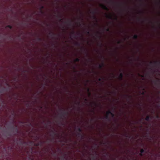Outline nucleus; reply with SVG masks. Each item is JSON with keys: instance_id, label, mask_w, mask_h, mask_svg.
<instances>
[{"instance_id": "nucleus-1", "label": "nucleus", "mask_w": 160, "mask_h": 160, "mask_svg": "<svg viewBox=\"0 0 160 160\" xmlns=\"http://www.w3.org/2000/svg\"><path fill=\"white\" fill-rule=\"evenodd\" d=\"M60 110L62 112L59 114V117L61 119H63L65 118L66 116L68 115V112L65 111L64 109H60Z\"/></svg>"}, {"instance_id": "nucleus-2", "label": "nucleus", "mask_w": 160, "mask_h": 160, "mask_svg": "<svg viewBox=\"0 0 160 160\" xmlns=\"http://www.w3.org/2000/svg\"><path fill=\"white\" fill-rule=\"evenodd\" d=\"M149 63L151 65H160V61H156L154 62L150 61L149 62Z\"/></svg>"}, {"instance_id": "nucleus-3", "label": "nucleus", "mask_w": 160, "mask_h": 160, "mask_svg": "<svg viewBox=\"0 0 160 160\" xmlns=\"http://www.w3.org/2000/svg\"><path fill=\"white\" fill-rule=\"evenodd\" d=\"M44 142L40 141V142H38L34 144V146L36 147H38L39 146H42Z\"/></svg>"}, {"instance_id": "nucleus-4", "label": "nucleus", "mask_w": 160, "mask_h": 160, "mask_svg": "<svg viewBox=\"0 0 160 160\" xmlns=\"http://www.w3.org/2000/svg\"><path fill=\"white\" fill-rule=\"evenodd\" d=\"M100 6L103 9L107 11L108 10V8L105 5L101 4H100Z\"/></svg>"}, {"instance_id": "nucleus-5", "label": "nucleus", "mask_w": 160, "mask_h": 160, "mask_svg": "<svg viewBox=\"0 0 160 160\" xmlns=\"http://www.w3.org/2000/svg\"><path fill=\"white\" fill-rule=\"evenodd\" d=\"M11 128L13 130H14L15 132L16 133H17L18 132V128H17V126H15V127L12 126L11 127Z\"/></svg>"}, {"instance_id": "nucleus-6", "label": "nucleus", "mask_w": 160, "mask_h": 160, "mask_svg": "<svg viewBox=\"0 0 160 160\" xmlns=\"http://www.w3.org/2000/svg\"><path fill=\"white\" fill-rule=\"evenodd\" d=\"M96 12L95 10H92L90 12V13H91L93 15V18L95 19L96 20V19H97L96 18V16L94 15L96 13Z\"/></svg>"}, {"instance_id": "nucleus-7", "label": "nucleus", "mask_w": 160, "mask_h": 160, "mask_svg": "<svg viewBox=\"0 0 160 160\" xmlns=\"http://www.w3.org/2000/svg\"><path fill=\"white\" fill-rule=\"evenodd\" d=\"M107 113L108 114H110L112 117H114L115 116L114 114L112 113L110 110H108L107 111Z\"/></svg>"}, {"instance_id": "nucleus-8", "label": "nucleus", "mask_w": 160, "mask_h": 160, "mask_svg": "<svg viewBox=\"0 0 160 160\" xmlns=\"http://www.w3.org/2000/svg\"><path fill=\"white\" fill-rule=\"evenodd\" d=\"M81 132H78L77 134V135L78 137H81L82 139L84 138V136L81 133Z\"/></svg>"}, {"instance_id": "nucleus-9", "label": "nucleus", "mask_w": 160, "mask_h": 160, "mask_svg": "<svg viewBox=\"0 0 160 160\" xmlns=\"http://www.w3.org/2000/svg\"><path fill=\"white\" fill-rule=\"evenodd\" d=\"M94 146H92V148H90V150H92V151H93V150H94L95 149V148H96V147L97 146V145H97V144L95 143H94Z\"/></svg>"}, {"instance_id": "nucleus-10", "label": "nucleus", "mask_w": 160, "mask_h": 160, "mask_svg": "<svg viewBox=\"0 0 160 160\" xmlns=\"http://www.w3.org/2000/svg\"><path fill=\"white\" fill-rule=\"evenodd\" d=\"M123 77V74L121 72L120 73L119 76V79L120 80H122V79Z\"/></svg>"}, {"instance_id": "nucleus-11", "label": "nucleus", "mask_w": 160, "mask_h": 160, "mask_svg": "<svg viewBox=\"0 0 160 160\" xmlns=\"http://www.w3.org/2000/svg\"><path fill=\"white\" fill-rule=\"evenodd\" d=\"M106 17L107 18H108L109 19H112V16L111 14H109V15L107 14Z\"/></svg>"}, {"instance_id": "nucleus-12", "label": "nucleus", "mask_w": 160, "mask_h": 160, "mask_svg": "<svg viewBox=\"0 0 160 160\" xmlns=\"http://www.w3.org/2000/svg\"><path fill=\"white\" fill-rule=\"evenodd\" d=\"M49 35L52 37L53 38L54 37L55 34L52 32H50L49 33Z\"/></svg>"}, {"instance_id": "nucleus-13", "label": "nucleus", "mask_w": 160, "mask_h": 160, "mask_svg": "<svg viewBox=\"0 0 160 160\" xmlns=\"http://www.w3.org/2000/svg\"><path fill=\"white\" fill-rule=\"evenodd\" d=\"M144 150L143 148H142L140 150V155L141 156H142L143 153L144 152Z\"/></svg>"}, {"instance_id": "nucleus-14", "label": "nucleus", "mask_w": 160, "mask_h": 160, "mask_svg": "<svg viewBox=\"0 0 160 160\" xmlns=\"http://www.w3.org/2000/svg\"><path fill=\"white\" fill-rule=\"evenodd\" d=\"M104 63L102 62L101 64L99 65V68L100 69H102L104 67Z\"/></svg>"}, {"instance_id": "nucleus-15", "label": "nucleus", "mask_w": 160, "mask_h": 160, "mask_svg": "<svg viewBox=\"0 0 160 160\" xmlns=\"http://www.w3.org/2000/svg\"><path fill=\"white\" fill-rule=\"evenodd\" d=\"M151 117L149 116H147L145 118V120L147 121H149Z\"/></svg>"}, {"instance_id": "nucleus-16", "label": "nucleus", "mask_w": 160, "mask_h": 160, "mask_svg": "<svg viewBox=\"0 0 160 160\" xmlns=\"http://www.w3.org/2000/svg\"><path fill=\"white\" fill-rule=\"evenodd\" d=\"M109 115V114H107V113H106V116L105 117V118L106 119L109 121L110 120V118L109 117V116H108Z\"/></svg>"}, {"instance_id": "nucleus-17", "label": "nucleus", "mask_w": 160, "mask_h": 160, "mask_svg": "<svg viewBox=\"0 0 160 160\" xmlns=\"http://www.w3.org/2000/svg\"><path fill=\"white\" fill-rule=\"evenodd\" d=\"M77 130L78 132H82V129L81 128L79 127H78L77 128Z\"/></svg>"}, {"instance_id": "nucleus-18", "label": "nucleus", "mask_w": 160, "mask_h": 160, "mask_svg": "<svg viewBox=\"0 0 160 160\" xmlns=\"http://www.w3.org/2000/svg\"><path fill=\"white\" fill-rule=\"evenodd\" d=\"M71 36L73 37H76V35H75V32L74 31H73L72 33H71Z\"/></svg>"}, {"instance_id": "nucleus-19", "label": "nucleus", "mask_w": 160, "mask_h": 160, "mask_svg": "<svg viewBox=\"0 0 160 160\" xmlns=\"http://www.w3.org/2000/svg\"><path fill=\"white\" fill-rule=\"evenodd\" d=\"M65 23H68L69 26H71V22L70 21H68L67 22H65Z\"/></svg>"}, {"instance_id": "nucleus-20", "label": "nucleus", "mask_w": 160, "mask_h": 160, "mask_svg": "<svg viewBox=\"0 0 160 160\" xmlns=\"http://www.w3.org/2000/svg\"><path fill=\"white\" fill-rule=\"evenodd\" d=\"M138 38V35L137 34L134 35L133 36V39H137Z\"/></svg>"}, {"instance_id": "nucleus-21", "label": "nucleus", "mask_w": 160, "mask_h": 160, "mask_svg": "<svg viewBox=\"0 0 160 160\" xmlns=\"http://www.w3.org/2000/svg\"><path fill=\"white\" fill-rule=\"evenodd\" d=\"M8 149L10 151H12V150L13 147H12L8 146Z\"/></svg>"}, {"instance_id": "nucleus-22", "label": "nucleus", "mask_w": 160, "mask_h": 160, "mask_svg": "<svg viewBox=\"0 0 160 160\" xmlns=\"http://www.w3.org/2000/svg\"><path fill=\"white\" fill-rule=\"evenodd\" d=\"M74 61L75 62H78L80 61V59L79 58H76L74 59Z\"/></svg>"}, {"instance_id": "nucleus-23", "label": "nucleus", "mask_w": 160, "mask_h": 160, "mask_svg": "<svg viewBox=\"0 0 160 160\" xmlns=\"http://www.w3.org/2000/svg\"><path fill=\"white\" fill-rule=\"evenodd\" d=\"M87 92H88V95L89 96L91 95V93L90 92V89L89 88H87Z\"/></svg>"}, {"instance_id": "nucleus-24", "label": "nucleus", "mask_w": 160, "mask_h": 160, "mask_svg": "<svg viewBox=\"0 0 160 160\" xmlns=\"http://www.w3.org/2000/svg\"><path fill=\"white\" fill-rule=\"evenodd\" d=\"M25 142L22 141V140H21L20 141V143L21 145H23V144L25 143Z\"/></svg>"}, {"instance_id": "nucleus-25", "label": "nucleus", "mask_w": 160, "mask_h": 160, "mask_svg": "<svg viewBox=\"0 0 160 160\" xmlns=\"http://www.w3.org/2000/svg\"><path fill=\"white\" fill-rule=\"evenodd\" d=\"M7 27L9 28L10 29H12V26L9 25H7Z\"/></svg>"}, {"instance_id": "nucleus-26", "label": "nucleus", "mask_w": 160, "mask_h": 160, "mask_svg": "<svg viewBox=\"0 0 160 160\" xmlns=\"http://www.w3.org/2000/svg\"><path fill=\"white\" fill-rule=\"evenodd\" d=\"M43 8H44V7L43 6H41L40 9L42 12V9H43Z\"/></svg>"}, {"instance_id": "nucleus-27", "label": "nucleus", "mask_w": 160, "mask_h": 160, "mask_svg": "<svg viewBox=\"0 0 160 160\" xmlns=\"http://www.w3.org/2000/svg\"><path fill=\"white\" fill-rule=\"evenodd\" d=\"M37 40H38V41H42V39L41 38H37Z\"/></svg>"}, {"instance_id": "nucleus-28", "label": "nucleus", "mask_w": 160, "mask_h": 160, "mask_svg": "<svg viewBox=\"0 0 160 160\" xmlns=\"http://www.w3.org/2000/svg\"><path fill=\"white\" fill-rule=\"evenodd\" d=\"M102 79H104V78H99L98 79V81H100L102 80Z\"/></svg>"}, {"instance_id": "nucleus-29", "label": "nucleus", "mask_w": 160, "mask_h": 160, "mask_svg": "<svg viewBox=\"0 0 160 160\" xmlns=\"http://www.w3.org/2000/svg\"><path fill=\"white\" fill-rule=\"evenodd\" d=\"M45 151L46 152H48L49 151V150H48V148H45Z\"/></svg>"}, {"instance_id": "nucleus-30", "label": "nucleus", "mask_w": 160, "mask_h": 160, "mask_svg": "<svg viewBox=\"0 0 160 160\" xmlns=\"http://www.w3.org/2000/svg\"><path fill=\"white\" fill-rule=\"evenodd\" d=\"M76 45L77 46H80V44L78 42H76Z\"/></svg>"}, {"instance_id": "nucleus-31", "label": "nucleus", "mask_w": 160, "mask_h": 160, "mask_svg": "<svg viewBox=\"0 0 160 160\" xmlns=\"http://www.w3.org/2000/svg\"><path fill=\"white\" fill-rule=\"evenodd\" d=\"M88 148V146L87 145H85V147H84V149L85 150H86V148Z\"/></svg>"}, {"instance_id": "nucleus-32", "label": "nucleus", "mask_w": 160, "mask_h": 160, "mask_svg": "<svg viewBox=\"0 0 160 160\" xmlns=\"http://www.w3.org/2000/svg\"><path fill=\"white\" fill-rule=\"evenodd\" d=\"M125 96L126 97H128V98H131V96H129L128 95H126Z\"/></svg>"}, {"instance_id": "nucleus-33", "label": "nucleus", "mask_w": 160, "mask_h": 160, "mask_svg": "<svg viewBox=\"0 0 160 160\" xmlns=\"http://www.w3.org/2000/svg\"><path fill=\"white\" fill-rule=\"evenodd\" d=\"M121 41H118V42H117V43L118 44H120L121 43Z\"/></svg>"}, {"instance_id": "nucleus-34", "label": "nucleus", "mask_w": 160, "mask_h": 160, "mask_svg": "<svg viewBox=\"0 0 160 160\" xmlns=\"http://www.w3.org/2000/svg\"><path fill=\"white\" fill-rule=\"evenodd\" d=\"M51 131H52V133H53V135H55V132L53 131L52 130Z\"/></svg>"}, {"instance_id": "nucleus-35", "label": "nucleus", "mask_w": 160, "mask_h": 160, "mask_svg": "<svg viewBox=\"0 0 160 160\" xmlns=\"http://www.w3.org/2000/svg\"><path fill=\"white\" fill-rule=\"evenodd\" d=\"M31 125H32V124L31 123H29L27 124V126H31Z\"/></svg>"}, {"instance_id": "nucleus-36", "label": "nucleus", "mask_w": 160, "mask_h": 160, "mask_svg": "<svg viewBox=\"0 0 160 160\" xmlns=\"http://www.w3.org/2000/svg\"><path fill=\"white\" fill-rule=\"evenodd\" d=\"M82 49L84 50V51H85V53L87 54V52H86V49H84V48H82Z\"/></svg>"}, {"instance_id": "nucleus-37", "label": "nucleus", "mask_w": 160, "mask_h": 160, "mask_svg": "<svg viewBox=\"0 0 160 160\" xmlns=\"http://www.w3.org/2000/svg\"><path fill=\"white\" fill-rule=\"evenodd\" d=\"M87 33L88 34H90V32L89 31H87Z\"/></svg>"}, {"instance_id": "nucleus-38", "label": "nucleus", "mask_w": 160, "mask_h": 160, "mask_svg": "<svg viewBox=\"0 0 160 160\" xmlns=\"http://www.w3.org/2000/svg\"><path fill=\"white\" fill-rule=\"evenodd\" d=\"M106 30L108 32H109V28H107Z\"/></svg>"}, {"instance_id": "nucleus-39", "label": "nucleus", "mask_w": 160, "mask_h": 160, "mask_svg": "<svg viewBox=\"0 0 160 160\" xmlns=\"http://www.w3.org/2000/svg\"><path fill=\"white\" fill-rule=\"evenodd\" d=\"M156 118H159V116H158V115H157L156 116Z\"/></svg>"}, {"instance_id": "nucleus-40", "label": "nucleus", "mask_w": 160, "mask_h": 160, "mask_svg": "<svg viewBox=\"0 0 160 160\" xmlns=\"http://www.w3.org/2000/svg\"><path fill=\"white\" fill-rule=\"evenodd\" d=\"M102 43H100V47H102Z\"/></svg>"}, {"instance_id": "nucleus-41", "label": "nucleus", "mask_w": 160, "mask_h": 160, "mask_svg": "<svg viewBox=\"0 0 160 160\" xmlns=\"http://www.w3.org/2000/svg\"><path fill=\"white\" fill-rule=\"evenodd\" d=\"M158 2L159 3V4L160 3V0H158Z\"/></svg>"}, {"instance_id": "nucleus-42", "label": "nucleus", "mask_w": 160, "mask_h": 160, "mask_svg": "<svg viewBox=\"0 0 160 160\" xmlns=\"http://www.w3.org/2000/svg\"><path fill=\"white\" fill-rule=\"evenodd\" d=\"M125 136L126 137H128V135H127V134H126L125 135Z\"/></svg>"}, {"instance_id": "nucleus-43", "label": "nucleus", "mask_w": 160, "mask_h": 160, "mask_svg": "<svg viewBox=\"0 0 160 160\" xmlns=\"http://www.w3.org/2000/svg\"><path fill=\"white\" fill-rule=\"evenodd\" d=\"M58 150H59V151H61L60 149V148H58Z\"/></svg>"}, {"instance_id": "nucleus-44", "label": "nucleus", "mask_w": 160, "mask_h": 160, "mask_svg": "<svg viewBox=\"0 0 160 160\" xmlns=\"http://www.w3.org/2000/svg\"><path fill=\"white\" fill-rule=\"evenodd\" d=\"M102 59H104V57H102Z\"/></svg>"}, {"instance_id": "nucleus-45", "label": "nucleus", "mask_w": 160, "mask_h": 160, "mask_svg": "<svg viewBox=\"0 0 160 160\" xmlns=\"http://www.w3.org/2000/svg\"><path fill=\"white\" fill-rule=\"evenodd\" d=\"M45 126H47V124H46V123H45Z\"/></svg>"}, {"instance_id": "nucleus-46", "label": "nucleus", "mask_w": 160, "mask_h": 160, "mask_svg": "<svg viewBox=\"0 0 160 160\" xmlns=\"http://www.w3.org/2000/svg\"><path fill=\"white\" fill-rule=\"evenodd\" d=\"M141 77L143 78V77H144V76L143 75H141Z\"/></svg>"}, {"instance_id": "nucleus-47", "label": "nucleus", "mask_w": 160, "mask_h": 160, "mask_svg": "<svg viewBox=\"0 0 160 160\" xmlns=\"http://www.w3.org/2000/svg\"><path fill=\"white\" fill-rule=\"evenodd\" d=\"M62 21V19H60V21L61 22Z\"/></svg>"}, {"instance_id": "nucleus-48", "label": "nucleus", "mask_w": 160, "mask_h": 160, "mask_svg": "<svg viewBox=\"0 0 160 160\" xmlns=\"http://www.w3.org/2000/svg\"><path fill=\"white\" fill-rule=\"evenodd\" d=\"M21 123H24V122H21Z\"/></svg>"}, {"instance_id": "nucleus-49", "label": "nucleus", "mask_w": 160, "mask_h": 160, "mask_svg": "<svg viewBox=\"0 0 160 160\" xmlns=\"http://www.w3.org/2000/svg\"><path fill=\"white\" fill-rule=\"evenodd\" d=\"M79 103H80V102H78V104H79Z\"/></svg>"}, {"instance_id": "nucleus-50", "label": "nucleus", "mask_w": 160, "mask_h": 160, "mask_svg": "<svg viewBox=\"0 0 160 160\" xmlns=\"http://www.w3.org/2000/svg\"><path fill=\"white\" fill-rule=\"evenodd\" d=\"M92 112H93L94 113V112L93 110H92Z\"/></svg>"}, {"instance_id": "nucleus-51", "label": "nucleus", "mask_w": 160, "mask_h": 160, "mask_svg": "<svg viewBox=\"0 0 160 160\" xmlns=\"http://www.w3.org/2000/svg\"><path fill=\"white\" fill-rule=\"evenodd\" d=\"M66 65H68V63H66Z\"/></svg>"}, {"instance_id": "nucleus-52", "label": "nucleus", "mask_w": 160, "mask_h": 160, "mask_svg": "<svg viewBox=\"0 0 160 160\" xmlns=\"http://www.w3.org/2000/svg\"><path fill=\"white\" fill-rule=\"evenodd\" d=\"M85 101H87V99H85Z\"/></svg>"}, {"instance_id": "nucleus-53", "label": "nucleus", "mask_w": 160, "mask_h": 160, "mask_svg": "<svg viewBox=\"0 0 160 160\" xmlns=\"http://www.w3.org/2000/svg\"><path fill=\"white\" fill-rule=\"evenodd\" d=\"M103 144H104V145H105V144H106V143H103Z\"/></svg>"}, {"instance_id": "nucleus-54", "label": "nucleus", "mask_w": 160, "mask_h": 160, "mask_svg": "<svg viewBox=\"0 0 160 160\" xmlns=\"http://www.w3.org/2000/svg\"><path fill=\"white\" fill-rule=\"evenodd\" d=\"M48 122L49 123H50V121H48Z\"/></svg>"}, {"instance_id": "nucleus-55", "label": "nucleus", "mask_w": 160, "mask_h": 160, "mask_svg": "<svg viewBox=\"0 0 160 160\" xmlns=\"http://www.w3.org/2000/svg\"><path fill=\"white\" fill-rule=\"evenodd\" d=\"M115 19H117V17H116V18H115Z\"/></svg>"}, {"instance_id": "nucleus-56", "label": "nucleus", "mask_w": 160, "mask_h": 160, "mask_svg": "<svg viewBox=\"0 0 160 160\" xmlns=\"http://www.w3.org/2000/svg\"><path fill=\"white\" fill-rule=\"evenodd\" d=\"M22 148L21 149H20L21 150H22Z\"/></svg>"}, {"instance_id": "nucleus-57", "label": "nucleus", "mask_w": 160, "mask_h": 160, "mask_svg": "<svg viewBox=\"0 0 160 160\" xmlns=\"http://www.w3.org/2000/svg\"><path fill=\"white\" fill-rule=\"evenodd\" d=\"M38 139H39V137H38Z\"/></svg>"}, {"instance_id": "nucleus-58", "label": "nucleus", "mask_w": 160, "mask_h": 160, "mask_svg": "<svg viewBox=\"0 0 160 160\" xmlns=\"http://www.w3.org/2000/svg\"><path fill=\"white\" fill-rule=\"evenodd\" d=\"M138 20L139 21V20H140V19H138Z\"/></svg>"}, {"instance_id": "nucleus-59", "label": "nucleus", "mask_w": 160, "mask_h": 160, "mask_svg": "<svg viewBox=\"0 0 160 160\" xmlns=\"http://www.w3.org/2000/svg\"><path fill=\"white\" fill-rule=\"evenodd\" d=\"M87 82H89V81H88V80H87Z\"/></svg>"}, {"instance_id": "nucleus-60", "label": "nucleus", "mask_w": 160, "mask_h": 160, "mask_svg": "<svg viewBox=\"0 0 160 160\" xmlns=\"http://www.w3.org/2000/svg\"><path fill=\"white\" fill-rule=\"evenodd\" d=\"M4 149H5V147L4 148Z\"/></svg>"}, {"instance_id": "nucleus-61", "label": "nucleus", "mask_w": 160, "mask_h": 160, "mask_svg": "<svg viewBox=\"0 0 160 160\" xmlns=\"http://www.w3.org/2000/svg\"><path fill=\"white\" fill-rule=\"evenodd\" d=\"M141 1H143L144 0H140Z\"/></svg>"}, {"instance_id": "nucleus-62", "label": "nucleus", "mask_w": 160, "mask_h": 160, "mask_svg": "<svg viewBox=\"0 0 160 160\" xmlns=\"http://www.w3.org/2000/svg\"><path fill=\"white\" fill-rule=\"evenodd\" d=\"M133 160H137L136 159H133Z\"/></svg>"}, {"instance_id": "nucleus-63", "label": "nucleus", "mask_w": 160, "mask_h": 160, "mask_svg": "<svg viewBox=\"0 0 160 160\" xmlns=\"http://www.w3.org/2000/svg\"><path fill=\"white\" fill-rule=\"evenodd\" d=\"M61 18V17H59V18Z\"/></svg>"}, {"instance_id": "nucleus-64", "label": "nucleus", "mask_w": 160, "mask_h": 160, "mask_svg": "<svg viewBox=\"0 0 160 160\" xmlns=\"http://www.w3.org/2000/svg\"><path fill=\"white\" fill-rule=\"evenodd\" d=\"M159 25H160V23H159Z\"/></svg>"}]
</instances>
